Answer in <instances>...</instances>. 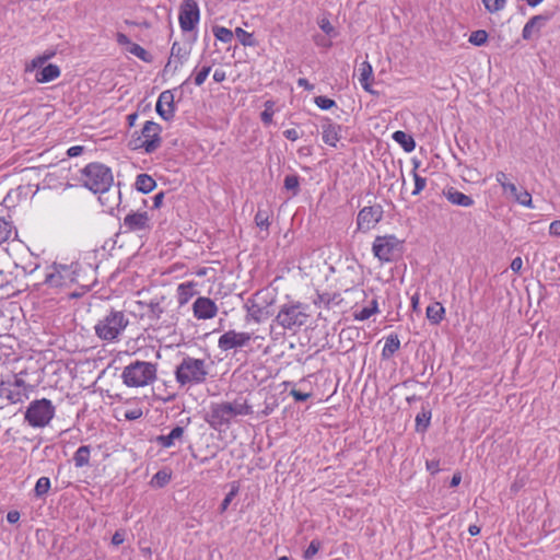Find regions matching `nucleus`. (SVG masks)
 Returning a JSON list of instances; mask_svg holds the SVG:
<instances>
[{
  "label": "nucleus",
  "mask_w": 560,
  "mask_h": 560,
  "mask_svg": "<svg viewBox=\"0 0 560 560\" xmlns=\"http://www.w3.org/2000/svg\"><path fill=\"white\" fill-rule=\"evenodd\" d=\"M226 405H230L231 413H232L233 418L236 416H247L253 412L252 407L249 405H247L246 401L236 399L232 402H226Z\"/></svg>",
  "instance_id": "2f4dec72"
},
{
  "label": "nucleus",
  "mask_w": 560,
  "mask_h": 560,
  "mask_svg": "<svg viewBox=\"0 0 560 560\" xmlns=\"http://www.w3.org/2000/svg\"><path fill=\"white\" fill-rule=\"evenodd\" d=\"M82 185L94 194L107 191L114 182L112 170L102 163H90L81 170Z\"/></svg>",
  "instance_id": "f257e3e1"
},
{
  "label": "nucleus",
  "mask_w": 560,
  "mask_h": 560,
  "mask_svg": "<svg viewBox=\"0 0 560 560\" xmlns=\"http://www.w3.org/2000/svg\"><path fill=\"white\" fill-rule=\"evenodd\" d=\"M236 494V490H231L226 495L225 498L223 499V501L221 502V505H220V512L223 513L228 510L229 505L231 504L232 500L234 499Z\"/></svg>",
  "instance_id": "6e6d98bb"
},
{
  "label": "nucleus",
  "mask_w": 560,
  "mask_h": 560,
  "mask_svg": "<svg viewBox=\"0 0 560 560\" xmlns=\"http://www.w3.org/2000/svg\"><path fill=\"white\" fill-rule=\"evenodd\" d=\"M83 151H84V147H82V145H73V147L68 149L67 155L69 158L79 156Z\"/></svg>",
  "instance_id": "bf43d9fd"
},
{
  "label": "nucleus",
  "mask_w": 560,
  "mask_h": 560,
  "mask_svg": "<svg viewBox=\"0 0 560 560\" xmlns=\"http://www.w3.org/2000/svg\"><path fill=\"white\" fill-rule=\"evenodd\" d=\"M164 196V192L161 191L153 197V209H159L162 206Z\"/></svg>",
  "instance_id": "774afa93"
},
{
  "label": "nucleus",
  "mask_w": 560,
  "mask_h": 560,
  "mask_svg": "<svg viewBox=\"0 0 560 560\" xmlns=\"http://www.w3.org/2000/svg\"><path fill=\"white\" fill-rule=\"evenodd\" d=\"M275 299H266L262 292H257L253 299H248L245 308L247 311L246 319H252L259 324L272 315L270 306L273 304Z\"/></svg>",
  "instance_id": "9b49d317"
},
{
  "label": "nucleus",
  "mask_w": 560,
  "mask_h": 560,
  "mask_svg": "<svg viewBox=\"0 0 560 560\" xmlns=\"http://www.w3.org/2000/svg\"><path fill=\"white\" fill-rule=\"evenodd\" d=\"M551 18L552 13L534 15L524 25L522 31V37L525 40H530L534 37H538L540 30L546 26L547 22L550 21Z\"/></svg>",
  "instance_id": "dca6fc26"
},
{
  "label": "nucleus",
  "mask_w": 560,
  "mask_h": 560,
  "mask_svg": "<svg viewBox=\"0 0 560 560\" xmlns=\"http://www.w3.org/2000/svg\"><path fill=\"white\" fill-rule=\"evenodd\" d=\"M155 109L161 118L166 121L174 117L176 107L174 103V94L172 91L166 90L159 95Z\"/></svg>",
  "instance_id": "f3484780"
},
{
  "label": "nucleus",
  "mask_w": 560,
  "mask_h": 560,
  "mask_svg": "<svg viewBox=\"0 0 560 560\" xmlns=\"http://www.w3.org/2000/svg\"><path fill=\"white\" fill-rule=\"evenodd\" d=\"M137 305L139 306L140 310V318L148 319L150 324L156 323L164 312V308L161 306V303L154 300L150 301L149 303L138 301Z\"/></svg>",
  "instance_id": "aec40b11"
},
{
  "label": "nucleus",
  "mask_w": 560,
  "mask_h": 560,
  "mask_svg": "<svg viewBox=\"0 0 560 560\" xmlns=\"http://www.w3.org/2000/svg\"><path fill=\"white\" fill-rule=\"evenodd\" d=\"M283 136L291 141H295L300 138L299 132L295 129H287L283 131Z\"/></svg>",
  "instance_id": "e2e57ef3"
},
{
  "label": "nucleus",
  "mask_w": 560,
  "mask_h": 560,
  "mask_svg": "<svg viewBox=\"0 0 560 560\" xmlns=\"http://www.w3.org/2000/svg\"><path fill=\"white\" fill-rule=\"evenodd\" d=\"M323 129V141L330 145L336 148L338 141L341 138V126L338 124L332 122L329 118H326L324 120V124L322 125Z\"/></svg>",
  "instance_id": "412c9836"
},
{
  "label": "nucleus",
  "mask_w": 560,
  "mask_h": 560,
  "mask_svg": "<svg viewBox=\"0 0 560 560\" xmlns=\"http://www.w3.org/2000/svg\"><path fill=\"white\" fill-rule=\"evenodd\" d=\"M48 61L45 56L40 55L34 58L31 65L27 67V70H34L36 68H43L44 63Z\"/></svg>",
  "instance_id": "4d7b16f0"
},
{
  "label": "nucleus",
  "mask_w": 560,
  "mask_h": 560,
  "mask_svg": "<svg viewBox=\"0 0 560 560\" xmlns=\"http://www.w3.org/2000/svg\"><path fill=\"white\" fill-rule=\"evenodd\" d=\"M192 311L198 319H210L217 315L218 307L211 299L200 296L194 302Z\"/></svg>",
  "instance_id": "a211bd4d"
},
{
  "label": "nucleus",
  "mask_w": 560,
  "mask_h": 560,
  "mask_svg": "<svg viewBox=\"0 0 560 560\" xmlns=\"http://www.w3.org/2000/svg\"><path fill=\"white\" fill-rule=\"evenodd\" d=\"M252 339V335L246 331L229 330L220 336L218 347L222 351H229L235 348L245 347Z\"/></svg>",
  "instance_id": "2eb2a0df"
},
{
  "label": "nucleus",
  "mask_w": 560,
  "mask_h": 560,
  "mask_svg": "<svg viewBox=\"0 0 560 560\" xmlns=\"http://www.w3.org/2000/svg\"><path fill=\"white\" fill-rule=\"evenodd\" d=\"M20 520V513L18 511H10L8 512L7 514V521L10 523V524H15L18 523Z\"/></svg>",
  "instance_id": "338daca9"
},
{
  "label": "nucleus",
  "mask_w": 560,
  "mask_h": 560,
  "mask_svg": "<svg viewBox=\"0 0 560 560\" xmlns=\"http://www.w3.org/2000/svg\"><path fill=\"white\" fill-rule=\"evenodd\" d=\"M189 54L190 50L183 47L179 43H173L171 48V57L164 70L167 71L172 65L173 59H175L176 65L174 67V71H176L178 69V66H182L187 60Z\"/></svg>",
  "instance_id": "5701e85b"
},
{
  "label": "nucleus",
  "mask_w": 560,
  "mask_h": 560,
  "mask_svg": "<svg viewBox=\"0 0 560 560\" xmlns=\"http://www.w3.org/2000/svg\"><path fill=\"white\" fill-rule=\"evenodd\" d=\"M315 104L324 110L330 109L336 105L335 101L326 96H316Z\"/></svg>",
  "instance_id": "3c124183"
},
{
  "label": "nucleus",
  "mask_w": 560,
  "mask_h": 560,
  "mask_svg": "<svg viewBox=\"0 0 560 560\" xmlns=\"http://www.w3.org/2000/svg\"><path fill=\"white\" fill-rule=\"evenodd\" d=\"M210 71H211V66L210 65H205L199 70H198V67H196L194 69V74H195L194 75V83L197 86L202 85L203 82L206 81V79L208 78Z\"/></svg>",
  "instance_id": "58836bf2"
},
{
  "label": "nucleus",
  "mask_w": 560,
  "mask_h": 560,
  "mask_svg": "<svg viewBox=\"0 0 560 560\" xmlns=\"http://www.w3.org/2000/svg\"><path fill=\"white\" fill-rule=\"evenodd\" d=\"M125 541V533L121 530H116L112 537V544L114 546H119Z\"/></svg>",
  "instance_id": "13d9d810"
},
{
  "label": "nucleus",
  "mask_w": 560,
  "mask_h": 560,
  "mask_svg": "<svg viewBox=\"0 0 560 560\" xmlns=\"http://www.w3.org/2000/svg\"><path fill=\"white\" fill-rule=\"evenodd\" d=\"M523 267V260L521 257H515L511 262V269L514 272H520Z\"/></svg>",
  "instance_id": "69168bd1"
},
{
  "label": "nucleus",
  "mask_w": 560,
  "mask_h": 560,
  "mask_svg": "<svg viewBox=\"0 0 560 560\" xmlns=\"http://www.w3.org/2000/svg\"><path fill=\"white\" fill-rule=\"evenodd\" d=\"M214 37L222 43H231L234 33L224 26H213L212 28Z\"/></svg>",
  "instance_id": "c9c22d12"
},
{
  "label": "nucleus",
  "mask_w": 560,
  "mask_h": 560,
  "mask_svg": "<svg viewBox=\"0 0 560 560\" xmlns=\"http://www.w3.org/2000/svg\"><path fill=\"white\" fill-rule=\"evenodd\" d=\"M488 40V33L483 30L475 31L469 36V43L476 46H482Z\"/></svg>",
  "instance_id": "79ce46f5"
},
{
  "label": "nucleus",
  "mask_w": 560,
  "mask_h": 560,
  "mask_svg": "<svg viewBox=\"0 0 560 560\" xmlns=\"http://www.w3.org/2000/svg\"><path fill=\"white\" fill-rule=\"evenodd\" d=\"M319 548H320V541L313 539L303 553L304 559L312 560L313 557L318 552Z\"/></svg>",
  "instance_id": "de8ad7c7"
},
{
  "label": "nucleus",
  "mask_w": 560,
  "mask_h": 560,
  "mask_svg": "<svg viewBox=\"0 0 560 560\" xmlns=\"http://www.w3.org/2000/svg\"><path fill=\"white\" fill-rule=\"evenodd\" d=\"M443 195L451 203L455 206L468 208L474 205V199L470 196L465 195L464 192L457 190L454 187H448L444 189Z\"/></svg>",
  "instance_id": "4be33fe9"
},
{
  "label": "nucleus",
  "mask_w": 560,
  "mask_h": 560,
  "mask_svg": "<svg viewBox=\"0 0 560 560\" xmlns=\"http://www.w3.org/2000/svg\"><path fill=\"white\" fill-rule=\"evenodd\" d=\"M307 310L308 305L299 301H290L280 306L275 317V323L284 330L295 332L306 325L310 317Z\"/></svg>",
  "instance_id": "f03ea898"
},
{
  "label": "nucleus",
  "mask_w": 560,
  "mask_h": 560,
  "mask_svg": "<svg viewBox=\"0 0 560 560\" xmlns=\"http://www.w3.org/2000/svg\"><path fill=\"white\" fill-rule=\"evenodd\" d=\"M156 374L155 363L137 360L124 368L121 378L128 387H144L156 380Z\"/></svg>",
  "instance_id": "7ed1b4c3"
},
{
  "label": "nucleus",
  "mask_w": 560,
  "mask_h": 560,
  "mask_svg": "<svg viewBox=\"0 0 560 560\" xmlns=\"http://www.w3.org/2000/svg\"><path fill=\"white\" fill-rule=\"evenodd\" d=\"M273 102L267 101L265 103V110L260 114L261 121L265 125H269L272 122V116H273Z\"/></svg>",
  "instance_id": "49530a36"
},
{
  "label": "nucleus",
  "mask_w": 560,
  "mask_h": 560,
  "mask_svg": "<svg viewBox=\"0 0 560 560\" xmlns=\"http://www.w3.org/2000/svg\"><path fill=\"white\" fill-rule=\"evenodd\" d=\"M91 456V446L90 445H81L73 455L74 466L77 468H82L90 464Z\"/></svg>",
  "instance_id": "7c9ffc66"
},
{
  "label": "nucleus",
  "mask_w": 560,
  "mask_h": 560,
  "mask_svg": "<svg viewBox=\"0 0 560 560\" xmlns=\"http://www.w3.org/2000/svg\"><path fill=\"white\" fill-rule=\"evenodd\" d=\"M135 187L142 194H149L156 187V182L148 174H139L136 178Z\"/></svg>",
  "instance_id": "c85d7f7f"
},
{
  "label": "nucleus",
  "mask_w": 560,
  "mask_h": 560,
  "mask_svg": "<svg viewBox=\"0 0 560 560\" xmlns=\"http://www.w3.org/2000/svg\"><path fill=\"white\" fill-rule=\"evenodd\" d=\"M425 315L431 324L439 325L444 319L445 308L440 302H434L427 307Z\"/></svg>",
  "instance_id": "bb28decb"
},
{
  "label": "nucleus",
  "mask_w": 560,
  "mask_h": 560,
  "mask_svg": "<svg viewBox=\"0 0 560 560\" xmlns=\"http://www.w3.org/2000/svg\"><path fill=\"white\" fill-rule=\"evenodd\" d=\"M143 412L141 408H133L130 410H126L124 417L125 419L132 421L141 418Z\"/></svg>",
  "instance_id": "5fc2aeb1"
},
{
  "label": "nucleus",
  "mask_w": 560,
  "mask_h": 560,
  "mask_svg": "<svg viewBox=\"0 0 560 560\" xmlns=\"http://www.w3.org/2000/svg\"><path fill=\"white\" fill-rule=\"evenodd\" d=\"M207 375L206 361L191 357H185L175 370V380L180 386L202 384Z\"/></svg>",
  "instance_id": "20e7f679"
},
{
  "label": "nucleus",
  "mask_w": 560,
  "mask_h": 560,
  "mask_svg": "<svg viewBox=\"0 0 560 560\" xmlns=\"http://www.w3.org/2000/svg\"><path fill=\"white\" fill-rule=\"evenodd\" d=\"M255 223L260 229H268L269 226V215L266 211L258 210L255 215Z\"/></svg>",
  "instance_id": "8fccbe9b"
},
{
  "label": "nucleus",
  "mask_w": 560,
  "mask_h": 560,
  "mask_svg": "<svg viewBox=\"0 0 560 560\" xmlns=\"http://www.w3.org/2000/svg\"><path fill=\"white\" fill-rule=\"evenodd\" d=\"M14 232L12 222L0 218V244L8 242Z\"/></svg>",
  "instance_id": "f704fd0d"
},
{
  "label": "nucleus",
  "mask_w": 560,
  "mask_h": 560,
  "mask_svg": "<svg viewBox=\"0 0 560 560\" xmlns=\"http://www.w3.org/2000/svg\"><path fill=\"white\" fill-rule=\"evenodd\" d=\"M392 138L408 153L412 152L416 148L413 138L405 131L397 130L393 133Z\"/></svg>",
  "instance_id": "cd10ccee"
},
{
  "label": "nucleus",
  "mask_w": 560,
  "mask_h": 560,
  "mask_svg": "<svg viewBox=\"0 0 560 560\" xmlns=\"http://www.w3.org/2000/svg\"><path fill=\"white\" fill-rule=\"evenodd\" d=\"M33 386L19 375H12L0 382V398L7 399L10 404L23 402L28 398V393Z\"/></svg>",
  "instance_id": "0eeeda50"
},
{
  "label": "nucleus",
  "mask_w": 560,
  "mask_h": 560,
  "mask_svg": "<svg viewBox=\"0 0 560 560\" xmlns=\"http://www.w3.org/2000/svg\"><path fill=\"white\" fill-rule=\"evenodd\" d=\"M60 68L57 65L49 63L40 68L35 75L38 83H48L60 77Z\"/></svg>",
  "instance_id": "a878e982"
},
{
  "label": "nucleus",
  "mask_w": 560,
  "mask_h": 560,
  "mask_svg": "<svg viewBox=\"0 0 560 560\" xmlns=\"http://www.w3.org/2000/svg\"><path fill=\"white\" fill-rule=\"evenodd\" d=\"M431 420V411L423 410L419 412L416 417V430L417 432H425L430 425Z\"/></svg>",
  "instance_id": "72a5a7b5"
},
{
  "label": "nucleus",
  "mask_w": 560,
  "mask_h": 560,
  "mask_svg": "<svg viewBox=\"0 0 560 560\" xmlns=\"http://www.w3.org/2000/svg\"><path fill=\"white\" fill-rule=\"evenodd\" d=\"M399 348L400 341L398 336L395 334L389 335L385 340V345L382 350V358L389 359L399 350Z\"/></svg>",
  "instance_id": "c756f323"
},
{
  "label": "nucleus",
  "mask_w": 560,
  "mask_h": 560,
  "mask_svg": "<svg viewBox=\"0 0 560 560\" xmlns=\"http://www.w3.org/2000/svg\"><path fill=\"white\" fill-rule=\"evenodd\" d=\"M232 419L231 407L226 405V402L211 404L210 410L205 417L206 422L214 430H221V428L229 424Z\"/></svg>",
  "instance_id": "f8f14e48"
},
{
  "label": "nucleus",
  "mask_w": 560,
  "mask_h": 560,
  "mask_svg": "<svg viewBox=\"0 0 560 560\" xmlns=\"http://www.w3.org/2000/svg\"><path fill=\"white\" fill-rule=\"evenodd\" d=\"M486 10L489 13H497L504 9L506 0H482Z\"/></svg>",
  "instance_id": "37998d69"
},
{
  "label": "nucleus",
  "mask_w": 560,
  "mask_h": 560,
  "mask_svg": "<svg viewBox=\"0 0 560 560\" xmlns=\"http://www.w3.org/2000/svg\"><path fill=\"white\" fill-rule=\"evenodd\" d=\"M495 180L501 185L502 188H504V185L509 184L508 176L502 171L495 173Z\"/></svg>",
  "instance_id": "0e129e2a"
},
{
  "label": "nucleus",
  "mask_w": 560,
  "mask_h": 560,
  "mask_svg": "<svg viewBox=\"0 0 560 560\" xmlns=\"http://www.w3.org/2000/svg\"><path fill=\"white\" fill-rule=\"evenodd\" d=\"M185 429L183 427H175L168 434L159 435L156 443L163 448H170L175 445L176 441H180L184 436Z\"/></svg>",
  "instance_id": "393cba45"
},
{
  "label": "nucleus",
  "mask_w": 560,
  "mask_h": 560,
  "mask_svg": "<svg viewBox=\"0 0 560 560\" xmlns=\"http://www.w3.org/2000/svg\"><path fill=\"white\" fill-rule=\"evenodd\" d=\"M514 200L524 207L533 208L532 196L527 190H518L517 195L514 197Z\"/></svg>",
  "instance_id": "a18cd8bd"
},
{
  "label": "nucleus",
  "mask_w": 560,
  "mask_h": 560,
  "mask_svg": "<svg viewBox=\"0 0 560 560\" xmlns=\"http://www.w3.org/2000/svg\"><path fill=\"white\" fill-rule=\"evenodd\" d=\"M283 185L287 190L292 191L293 196H296L299 192L300 177L298 175H287Z\"/></svg>",
  "instance_id": "a19ab883"
},
{
  "label": "nucleus",
  "mask_w": 560,
  "mask_h": 560,
  "mask_svg": "<svg viewBox=\"0 0 560 560\" xmlns=\"http://www.w3.org/2000/svg\"><path fill=\"white\" fill-rule=\"evenodd\" d=\"M373 304H374V308L363 307L361 311H359L354 314V318L357 320H365V319H369L373 314L377 313L378 312L377 301L373 300Z\"/></svg>",
  "instance_id": "c03bdc74"
},
{
  "label": "nucleus",
  "mask_w": 560,
  "mask_h": 560,
  "mask_svg": "<svg viewBox=\"0 0 560 560\" xmlns=\"http://www.w3.org/2000/svg\"><path fill=\"white\" fill-rule=\"evenodd\" d=\"M117 43L121 46H126L128 48L132 43L129 37L124 33H117Z\"/></svg>",
  "instance_id": "052dcab7"
},
{
  "label": "nucleus",
  "mask_w": 560,
  "mask_h": 560,
  "mask_svg": "<svg viewBox=\"0 0 560 560\" xmlns=\"http://www.w3.org/2000/svg\"><path fill=\"white\" fill-rule=\"evenodd\" d=\"M161 131L162 127L158 122L152 120L145 121L141 129V136L131 141L133 149L141 148L148 154L153 153L161 147Z\"/></svg>",
  "instance_id": "1a4fd4ad"
},
{
  "label": "nucleus",
  "mask_w": 560,
  "mask_h": 560,
  "mask_svg": "<svg viewBox=\"0 0 560 560\" xmlns=\"http://www.w3.org/2000/svg\"><path fill=\"white\" fill-rule=\"evenodd\" d=\"M126 50L144 62L152 61V56L143 47L136 43H131L130 46L126 48Z\"/></svg>",
  "instance_id": "473e14b6"
},
{
  "label": "nucleus",
  "mask_w": 560,
  "mask_h": 560,
  "mask_svg": "<svg viewBox=\"0 0 560 560\" xmlns=\"http://www.w3.org/2000/svg\"><path fill=\"white\" fill-rule=\"evenodd\" d=\"M549 233L553 236H560V220L550 223Z\"/></svg>",
  "instance_id": "680f3d73"
},
{
  "label": "nucleus",
  "mask_w": 560,
  "mask_h": 560,
  "mask_svg": "<svg viewBox=\"0 0 560 560\" xmlns=\"http://www.w3.org/2000/svg\"><path fill=\"white\" fill-rule=\"evenodd\" d=\"M372 252L382 264L395 261L402 254V241L392 234L376 236L372 245Z\"/></svg>",
  "instance_id": "423d86ee"
},
{
  "label": "nucleus",
  "mask_w": 560,
  "mask_h": 560,
  "mask_svg": "<svg viewBox=\"0 0 560 560\" xmlns=\"http://www.w3.org/2000/svg\"><path fill=\"white\" fill-rule=\"evenodd\" d=\"M50 489V480L48 477H40L34 488L35 495L42 498L48 493Z\"/></svg>",
  "instance_id": "ea45409f"
},
{
  "label": "nucleus",
  "mask_w": 560,
  "mask_h": 560,
  "mask_svg": "<svg viewBox=\"0 0 560 560\" xmlns=\"http://www.w3.org/2000/svg\"><path fill=\"white\" fill-rule=\"evenodd\" d=\"M128 324L124 312L112 310L94 326L95 335L103 341L113 342L118 340Z\"/></svg>",
  "instance_id": "39448f33"
},
{
  "label": "nucleus",
  "mask_w": 560,
  "mask_h": 560,
  "mask_svg": "<svg viewBox=\"0 0 560 560\" xmlns=\"http://www.w3.org/2000/svg\"><path fill=\"white\" fill-rule=\"evenodd\" d=\"M55 416V406L49 399H36L25 411V420L34 428L47 425Z\"/></svg>",
  "instance_id": "6e6552de"
},
{
  "label": "nucleus",
  "mask_w": 560,
  "mask_h": 560,
  "mask_svg": "<svg viewBox=\"0 0 560 560\" xmlns=\"http://www.w3.org/2000/svg\"><path fill=\"white\" fill-rule=\"evenodd\" d=\"M290 395L294 398L295 401H305L310 397H312V393H303V392L298 390L295 388H292L290 390Z\"/></svg>",
  "instance_id": "864d4df0"
},
{
  "label": "nucleus",
  "mask_w": 560,
  "mask_h": 560,
  "mask_svg": "<svg viewBox=\"0 0 560 560\" xmlns=\"http://www.w3.org/2000/svg\"><path fill=\"white\" fill-rule=\"evenodd\" d=\"M373 81V69L369 61H363L359 67V82L361 86L371 94H377L371 88Z\"/></svg>",
  "instance_id": "b1692460"
},
{
  "label": "nucleus",
  "mask_w": 560,
  "mask_h": 560,
  "mask_svg": "<svg viewBox=\"0 0 560 560\" xmlns=\"http://www.w3.org/2000/svg\"><path fill=\"white\" fill-rule=\"evenodd\" d=\"M199 7L195 0H186L180 7L179 25L184 32L192 31L199 22Z\"/></svg>",
  "instance_id": "4468645a"
},
{
  "label": "nucleus",
  "mask_w": 560,
  "mask_h": 560,
  "mask_svg": "<svg viewBox=\"0 0 560 560\" xmlns=\"http://www.w3.org/2000/svg\"><path fill=\"white\" fill-rule=\"evenodd\" d=\"M73 281V271L69 266L54 264L46 268L42 284H45L51 289H60L68 287ZM37 285H40V283H37Z\"/></svg>",
  "instance_id": "9d476101"
},
{
  "label": "nucleus",
  "mask_w": 560,
  "mask_h": 560,
  "mask_svg": "<svg viewBox=\"0 0 560 560\" xmlns=\"http://www.w3.org/2000/svg\"><path fill=\"white\" fill-rule=\"evenodd\" d=\"M235 36L237 37V39L240 40V43L243 46L252 47V46L256 45V40L254 38V35L248 33V32H246L242 27H236L235 28Z\"/></svg>",
  "instance_id": "4c0bfd02"
},
{
  "label": "nucleus",
  "mask_w": 560,
  "mask_h": 560,
  "mask_svg": "<svg viewBox=\"0 0 560 560\" xmlns=\"http://www.w3.org/2000/svg\"><path fill=\"white\" fill-rule=\"evenodd\" d=\"M383 207L381 205L363 207L357 217V228L359 231L368 232L373 229L383 219Z\"/></svg>",
  "instance_id": "ddd939ff"
},
{
  "label": "nucleus",
  "mask_w": 560,
  "mask_h": 560,
  "mask_svg": "<svg viewBox=\"0 0 560 560\" xmlns=\"http://www.w3.org/2000/svg\"><path fill=\"white\" fill-rule=\"evenodd\" d=\"M318 26L325 34H327L329 36L335 34V27L331 25V23L329 22V20L327 18H323L322 20H319Z\"/></svg>",
  "instance_id": "603ef678"
},
{
  "label": "nucleus",
  "mask_w": 560,
  "mask_h": 560,
  "mask_svg": "<svg viewBox=\"0 0 560 560\" xmlns=\"http://www.w3.org/2000/svg\"><path fill=\"white\" fill-rule=\"evenodd\" d=\"M412 174L415 179V188L411 195L417 196L425 188L427 179L424 177H421L416 171H413Z\"/></svg>",
  "instance_id": "09e8293b"
},
{
  "label": "nucleus",
  "mask_w": 560,
  "mask_h": 560,
  "mask_svg": "<svg viewBox=\"0 0 560 560\" xmlns=\"http://www.w3.org/2000/svg\"><path fill=\"white\" fill-rule=\"evenodd\" d=\"M124 225L128 231L138 232L150 229L148 212H129L124 219Z\"/></svg>",
  "instance_id": "6ab92c4d"
},
{
  "label": "nucleus",
  "mask_w": 560,
  "mask_h": 560,
  "mask_svg": "<svg viewBox=\"0 0 560 560\" xmlns=\"http://www.w3.org/2000/svg\"><path fill=\"white\" fill-rule=\"evenodd\" d=\"M171 480V474L166 470H159L151 479V486L155 488H163Z\"/></svg>",
  "instance_id": "e433bc0d"
}]
</instances>
